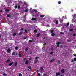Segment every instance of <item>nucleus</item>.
Returning a JSON list of instances; mask_svg holds the SVG:
<instances>
[{"label": "nucleus", "mask_w": 76, "mask_h": 76, "mask_svg": "<svg viewBox=\"0 0 76 76\" xmlns=\"http://www.w3.org/2000/svg\"><path fill=\"white\" fill-rule=\"evenodd\" d=\"M39 57H37L36 58L35 60L34 61V63H37L38 61V59L39 58Z\"/></svg>", "instance_id": "nucleus-1"}, {"label": "nucleus", "mask_w": 76, "mask_h": 76, "mask_svg": "<svg viewBox=\"0 0 76 76\" xmlns=\"http://www.w3.org/2000/svg\"><path fill=\"white\" fill-rule=\"evenodd\" d=\"M28 63H29V61H28V60L26 61L25 62V64L28 65Z\"/></svg>", "instance_id": "nucleus-2"}, {"label": "nucleus", "mask_w": 76, "mask_h": 76, "mask_svg": "<svg viewBox=\"0 0 76 76\" xmlns=\"http://www.w3.org/2000/svg\"><path fill=\"white\" fill-rule=\"evenodd\" d=\"M37 37H39V36H40V35H41V34L40 33H39L37 34Z\"/></svg>", "instance_id": "nucleus-3"}, {"label": "nucleus", "mask_w": 76, "mask_h": 76, "mask_svg": "<svg viewBox=\"0 0 76 76\" xmlns=\"http://www.w3.org/2000/svg\"><path fill=\"white\" fill-rule=\"evenodd\" d=\"M60 75V72H58L56 73V76H57Z\"/></svg>", "instance_id": "nucleus-4"}, {"label": "nucleus", "mask_w": 76, "mask_h": 76, "mask_svg": "<svg viewBox=\"0 0 76 76\" xmlns=\"http://www.w3.org/2000/svg\"><path fill=\"white\" fill-rule=\"evenodd\" d=\"M13 64V62L10 63V64H9V66H12Z\"/></svg>", "instance_id": "nucleus-5"}, {"label": "nucleus", "mask_w": 76, "mask_h": 76, "mask_svg": "<svg viewBox=\"0 0 76 76\" xmlns=\"http://www.w3.org/2000/svg\"><path fill=\"white\" fill-rule=\"evenodd\" d=\"M61 73H64L65 72V71H64V69H63L61 70Z\"/></svg>", "instance_id": "nucleus-6"}, {"label": "nucleus", "mask_w": 76, "mask_h": 76, "mask_svg": "<svg viewBox=\"0 0 76 76\" xmlns=\"http://www.w3.org/2000/svg\"><path fill=\"white\" fill-rule=\"evenodd\" d=\"M31 20L33 21H34V20H36V18H32V19H31Z\"/></svg>", "instance_id": "nucleus-7"}, {"label": "nucleus", "mask_w": 76, "mask_h": 76, "mask_svg": "<svg viewBox=\"0 0 76 76\" xmlns=\"http://www.w3.org/2000/svg\"><path fill=\"white\" fill-rule=\"evenodd\" d=\"M61 44V42H57L56 43V45H60Z\"/></svg>", "instance_id": "nucleus-8"}, {"label": "nucleus", "mask_w": 76, "mask_h": 76, "mask_svg": "<svg viewBox=\"0 0 76 76\" xmlns=\"http://www.w3.org/2000/svg\"><path fill=\"white\" fill-rule=\"evenodd\" d=\"M10 51H11V50L10 49H8L7 50V52L8 53H10Z\"/></svg>", "instance_id": "nucleus-9"}, {"label": "nucleus", "mask_w": 76, "mask_h": 76, "mask_svg": "<svg viewBox=\"0 0 76 76\" xmlns=\"http://www.w3.org/2000/svg\"><path fill=\"white\" fill-rule=\"evenodd\" d=\"M51 36H52V37H54V36H55V34H54V33H52L51 34Z\"/></svg>", "instance_id": "nucleus-10"}, {"label": "nucleus", "mask_w": 76, "mask_h": 76, "mask_svg": "<svg viewBox=\"0 0 76 76\" xmlns=\"http://www.w3.org/2000/svg\"><path fill=\"white\" fill-rule=\"evenodd\" d=\"M19 55V57H22V55H21V54L20 53H19L18 54Z\"/></svg>", "instance_id": "nucleus-11"}, {"label": "nucleus", "mask_w": 76, "mask_h": 76, "mask_svg": "<svg viewBox=\"0 0 76 76\" xmlns=\"http://www.w3.org/2000/svg\"><path fill=\"white\" fill-rule=\"evenodd\" d=\"M54 59H52L50 61V63H52L53 61H54Z\"/></svg>", "instance_id": "nucleus-12"}, {"label": "nucleus", "mask_w": 76, "mask_h": 76, "mask_svg": "<svg viewBox=\"0 0 76 76\" xmlns=\"http://www.w3.org/2000/svg\"><path fill=\"white\" fill-rule=\"evenodd\" d=\"M44 69V68H43V66H42L40 68V70L41 71H42Z\"/></svg>", "instance_id": "nucleus-13"}, {"label": "nucleus", "mask_w": 76, "mask_h": 76, "mask_svg": "<svg viewBox=\"0 0 76 76\" xmlns=\"http://www.w3.org/2000/svg\"><path fill=\"white\" fill-rule=\"evenodd\" d=\"M17 64H18V63L15 62V64L14 65L15 67H16V66H17Z\"/></svg>", "instance_id": "nucleus-14"}, {"label": "nucleus", "mask_w": 76, "mask_h": 76, "mask_svg": "<svg viewBox=\"0 0 76 76\" xmlns=\"http://www.w3.org/2000/svg\"><path fill=\"white\" fill-rule=\"evenodd\" d=\"M28 50V48H27L25 49V51H27Z\"/></svg>", "instance_id": "nucleus-15"}, {"label": "nucleus", "mask_w": 76, "mask_h": 76, "mask_svg": "<svg viewBox=\"0 0 76 76\" xmlns=\"http://www.w3.org/2000/svg\"><path fill=\"white\" fill-rule=\"evenodd\" d=\"M7 16L8 17H10V16H11V15L10 14H7Z\"/></svg>", "instance_id": "nucleus-16"}, {"label": "nucleus", "mask_w": 76, "mask_h": 76, "mask_svg": "<svg viewBox=\"0 0 76 76\" xmlns=\"http://www.w3.org/2000/svg\"><path fill=\"white\" fill-rule=\"evenodd\" d=\"M9 61H10V59H8L6 61V63H8V62H9Z\"/></svg>", "instance_id": "nucleus-17"}, {"label": "nucleus", "mask_w": 76, "mask_h": 76, "mask_svg": "<svg viewBox=\"0 0 76 76\" xmlns=\"http://www.w3.org/2000/svg\"><path fill=\"white\" fill-rule=\"evenodd\" d=\"M14 55H15V52H13L12 53V56H14Z\"/></svg>", "instance_id": "nucleus-18"}, {"label": "nucleus", "mask_w": 76, "mask_h": 76, "mask_svg": "<svg viewBox=\"0 0 76 76\" xmlns=\"http://www.w3.org/2000/svg\"><path fill=\"white\" fill-rule=\"evenodd\" d=\"M16 33H14L13 34V36H14V37H15V36H16Z\"/></svg>", "instance_id": "nucleus-19"}, {"label": "nucleus", "mask_w": 76, "mask_h": 76, "mask_svg": "<svg viewBox=\"0 0 76 76\" xmlns=\"http://www.w3.org/2000/svg\"><path fill=\"white\" fill-rule=\"evenodd\" d=\"M18 34L19 35H22V32H20L18 33Z\"/></svg>", "instance_id": "nucleus-20"}, {"label": "nucleus", "mask_w": 76, "mask_h": 76, "mask_svg": "<svg viewBox=\"0 0 76 76\" xmlns=\"http://www.w3.org/2000/svg\"><path fill=\"white\" fill-rule=\"evenodd\" d=\"M56 24H58V20H56Z\"/></svg>", "instance_id": "nucleus-21"}, {"label": "nucleus", "mask_w": 76, "mask_h": 76, "mask_svg": "<svg viewBox=\"0 0 76 76\" xmlns=\"http://www.w3.org/2000/svg\"><path fill=\"white\" fill-rule=\"evenodd\" d=\"M69 25V22H68L66 24V26H68Z\"/></svg>", "instance_id": "nucleus-22"}, {"label": "nucleus", "mask_w": 76, "mask_h": 76, "mask_svg": "<svg viewBox=\"0 0 76 76\" xmlns=\"http://www.w3.org/2000/svg\"><path fill=\"white\" fill-rule=\"evenodd\" d=\"M73 31V29L72 28L69 30V31H70V32H72V31Z\"/></svg>", "instance_id": "nucleus-23"}, {"label": "nucleus", "mask_w": 76, "mask_h": 76, "mask_svg": "<svg viewBox=\"0 0 76 76\" xmlns=\"http://www.w3.org/2000/svg\"><path fill=\"white\" fill-rule=\"evenodd\" d=\"M54 31V30H52L50 32L51 33V34H53V31Z\"/></svg>", "instance_id": "nucleus-24"}, {"label": "nucleus", "mask_w": 76, "mask_h": 76, "mask_svg": "<svg viewBox=\"0 0 76 76\" xmlns=\"http://www.w3.org/2000/svg\"><path fill=\"white\" fill-rule=\"evenodd\" d=\"M44 16V15H41L40 16V17L41 18H42Z\"/></svg>", "instance_id": "nucleus-25"}, {"label": "nucleus", "mask_w": 76, "mask_h": 76, "mask_svg": "<svg viewBox=\"0 0 76 76\" xmlns=\"http://www.w3.org/2000/svg\"><path fill=\"white\" fill-rule=\"evenodd\" d=\"M19 76H22V74L20 73H19Z\"/></svg>", "instance_id": "nucleus-26"}, {"label": "nucleus", "mask_w": 76, "mask_h": 76, "mask_svg": "<svg viewBox=\"0 0 76 76\" xmlns=\"http://www.w3.org/2000/svg\"><path fill=\"white\" fill-rule=\"evenodd\" d=\"M34 32L35 33H36V32H37V29L35 30L34 31Z\"/></svg>", "instance_id": "nucleus-27"}, {"label": "nucleus", "mask_w": 76, "mask_h": 76, "mask_svg": "<svg viewBox=\"0 0 76 76\" xmlns=\"http://www.w3.org/2000/svg\"><path fill=\"white\" fill-rule=\"evenodd\" d=\"M17 7L18 8V9H20V6L19 5L18 6V7Z\"/></svg>", "instance_id": "nucleus-28"}, {"label": "nucleus", "mask_w": 76, "mask_h": 76, "mask_svg": "<svg viewBox=\"0 0 76 76\" xmlns=\"http://www.w3.org/2000/svg\"><path fill=\"white\" fill-rule=\"evenodd\" d=\"M15 9H17V8H18V6L17 5H15Z\"/></svg>", "instance_id": "nucleus-29"}, {"label": "nucleus", "mask_w": 76, "mask_h": 76, "mask_svg": "<svg viewBox=\"0 0 76 76\" xmlns=\"http://www.w3.org/2000/svg\"><path fill=\"white\" fill-rule=\"evenodd\" d=\"M28 10H29V9H27V10H25V12H27L28 11Z\"/></svg>", "instance_id": "nucleus-30"}, {"label": "nucleus", "mask_w": 76, "mask_h": 76, "mask_svg": "<svg viewBox=\"0 0 76 76\" xmlns=\"http://www.w3.org/2000/svg\"><path fill=\"white\" fill-rule=\"evenodd\" d=\"M18 47H16L15 48V49L16 50H18Z\"/></svg>", "instance_id": "nucleus-31"}, {"label": "nucleus", "mask_w": 76, "mask_h": 76, "mask_svg": "<svg viewBox=\"0 0 76 76\" xmlns=\"http://www.w3.org/2000/svg\"><path fill=\"white\" fill-rule=\"evenodd\" d=\"M74 61H76V58H74Z\"/></svg>", "instance_id": "nucleus-32"}, {"label": "nucleus", "mask_w": 76, "mask_h": 76, "mask_svg": "<svg viewBox=\"0 0 76 76\" xmlns=\"http://www.w3.org/2000/svg\"><path fill=\"white\" fill-rule=\"evenodd\" d=\"M24 5H26V4H27V3H26V2H24Z\"/></svg>", "instance_id": "nucleus-33"}, {"label": "nucleus", "mask_w": 76, "mask_h": 76, "mask_svg": "<svg viewBox=\"0 0 76 76\" xmlns=\"http://www.w3.org/2000/svg\"><path fill=\"white\" fill-rule=\"evenodd\" d=\"M5 11H6V12H9V10L8 9H6L5 10Z\"/></svg>", "instance_id": "nucleus-34"}, {"label": "nucleus", "mask_w": 76, "mask_h": 76, "mask_svg": "<svg viewBox=\"0 0 76 76\" xmlns=\"http://www.w3.org/2000/svg\"><path fill=\"white\" fill-rule=\"evenodd\" d=\"M28 67L29 69H31V66H28Z\"/></svg>", "instance_id": "nucleus-35"}, {"label": "nucleus", "mask_w": 76, "mask_h": 76, "mask_svg": "<svg viewBox=\"0 0 76 76\" xmlns=\"http://www.w3.org/2000/svg\"><path fill=\"white\" fill-rule=\"evenodd\" d=\"M37 74L38 75V76H41V74L39 73H37Z\"/></svg>", "instance_id": "nucleus-36"}, {"label": "nucleus", "mask_w": 76, "mask_h": 76, "mask_svg": "<svg viewBox=\"0 0 76 76\" xmlns=\"http://www.w3.org/2000/svg\"><path fill=\"white\" fill-rule=\"evenodd\" d=\"M25 33H27V32H28V31H27V30H25Z\"/></svg>", "instance_id": "nucleus-37"}, {"label": "nucleus", "mask_w": 76, "mask_h": 76, "mask_svg": "<svg viewBox=\"0 0 76 76\" xmlns=\"http://www.w3.org/2000/svg\"><path fill=\"white\" fill-rule=\"evenodd\" d=\"M47 76V74H44L43 75V76Z\"/></svg>", "instance_id": "nucleus-38"}, {"label": "nucleus", "mask_w": 76, "mask_h": 76, "mask_svg": "<svg viewBox=\"0 0 76 76\" xmlns=\"http://www.w3.org/2000/svg\"><path fill=\"white\" fill-rule=\"evenodd\" d=\"M58 4H61V1H59L58 2Z\"/></svg>", "instance_id": "nucleus-39"}, {"label": "nucleus", "mask_w": 76, "mask_h": 76, "mask_svg": "<svg viewBox=\"0 0 76 76\" xmlns=\"http://www.w3.org/2000/svg\"><path fill=\"white\" fill-rule=\"evenodd\" d=\"M19 3H22V1H19Z\"/></svg>", "instance_id": "nucleus-40"}, {"label": "nucleus", "mask_w": 76, "mask_h": 76, "mask_svg": "<svg viewBox=\"0 0 76 76\" xmlns=\"http://www.w3.org/2000/svg\"><path fill=\"white\" fill-rule=\"evenodd\" d=\"M29 42H32V40H30L29 41Z\"/></svg>", "instance_id": "nucleus-41"}, {"label": "nucleus", "mask_w": 76, "mask_h": 76, "mask_svg": "<svg viewBox=\"0 0 76 76\" xmlns=\"http://www.w3.org/2000/svg\"><path fill=\"white\" fill-rule=\"evenodd\" d=\"M24 29V28H22L20 29V31H23V30Z\"/></svg>", "instance_id": "nucleus-42"}, {"label": "nucleus", "mask_w": 76, "mask_h": 76, "mask_svg": "<svg viewBox=\"0 0 76 76\" xmlns=\"http://www.w3.org/2000/svg\"><path fill=\"white\" fill-rule=\"evenodd\" d=\"M3 75L4 76H7V75L6 74H4Z\"/></svg>", "instance_id": "nucleus-43"}, {"label": "nucleus", "mask_w": 76, "mask_h": 76, "mask_svg": "<svg viewBox=\"0 0 76 76\" xmlns=\"http://www.w3.org/2000/svg\"><path fill=\"white\" fill-rule=\"evenodd\" d=\"M73 36L74 37H75V36H76V34H73Z\"/></svg>", "instance_id": "nucleus-44"}, {"label": "nucleus", "mask_w": 76, "mask_h": 76, "mask_svg": "<svg viewBox=\"0 0 76 76\" xmlns=\"http://www.w3.org/2000/svg\"><path fill=\"white\" fill-rule=\"evenodd\" d=\"M34 11V12H37V10H33Z\"/></svg>", "instance_id": "nucleus-45"}, {"label": "nucleus", "mask_w": 76, "mask_h": 76, "mask_svg": "<svg viewBox=\"0 0 76 76\" xmlns=\"http://www.w3.org/2000/svg\"><path fill=\"white\" fill-rule=\"evenodd\" d=\"M67 42H70V40L68 39V40H67Z\"/></svg>", "instance_id": "nucleus-46"}, {"label": "nucleus", "mask_w": 76, "mask_h": 76, "mask_svg": "<svg viewBox=\"0 0 76 76\" xmlns=\"http://www.w3.org/2000/svg\"><path fill=\"white\" fill-rule=\"evenodd\" d=\"M60 34H64V33H63V32H61L60 33Z\"/></svg>", "instance_id": "nucleus-47"}, {"label": "nucleus", "mask_w": 76, "mask_h": 76, "mask_svg": "<svg viewBox=\"0 0 76 76\" xmlns=\"http://www.w3.org/2000/svg\"><path fill=\"white\" fill-rule=\"evenodd\" d=\"M57 47H58H58H60V46H59V45H57L56 46Z\"/></svg>", "instance_id": "nucleus-48"}, {"label": "nucleus", "mask_w": 76, "mask_h": 76, "mask_svg": "<svg viewBox=\"0 0 76 76\" xmlns=\"http://www.w3.org/2000/svg\"><path fill=\"white\" fill-rule=\"evenodd\" d=\"M74 61V60L73 59L71 61V62H73Z\"/></svg>", "instance_id": "nucleus-49"}, {"label": "nucleus", "mask_w": 76, "mask_h": 76, "mask_svg": "<svg viewBox=\"0 0 76 76\" xmlns=\"http://www.w3.org/2000/svg\"><path fill=\"white\" fill-rule=\"evenodd\" d=\"M53 52H52L50 53V54H51V55H52V54H53Z\"/></svg>", "instance_id": "nucleus-50"}, {"label": "nucleus", "mask_w": 76, "mask_h": 76, "mask_svg": "<svg viewBox=\"0 0 76 76\" xmlns=\"http://www.w3.org/2000/svg\"><path fill=\"white\" fill-rule=\"evenodd\" d=\"M26 39V37H25L24 38V39Z\"/></svg>", "instance_id": "nucleus-51"}, {"label": "nucleus", "mask_w": 76, "mask_h": 76, "mask_svg": "<svg viewBox=\"0 0 76 76\" xmlns=\"http://www.w3.org/2000/svg\"><path fill=\"white\" fill-rule=\"evenodd\" d=\"M46 43H45L43 45H46Z\"/></svg>", "instance_id": "nucleus-52"}, {"label": "nucleus", "mask_w": 76, "mask_h": 76, "mask_svg": "<svg viewBox=\"0 0 76 76\" xmlns=\"http://www.w3.org/2000/svg\"><path fill=\"white\" fill-rule=\"evenodd\" d=\"M74 56H76V54L75 53L73 54Z\"/></svg>", "instance_id": "nucleus-53"}, {"label": "nucleus", "mask_w": 76, "mask_h": 76, "mask_svg": "<svg viewBox=\"0 0 76 76\" xmlns=\"http://www.w3.org/2000/svg\"><path fill=\"white\" fill-rule=\"evenodd\" d=\"M74 15L75 16H76V14H74Z\"/></svg>", "instance_id": "nucleus-54"}, {"label": "nucleus", "mask_w": 76, "mask_h": 76, "mask_svg": "<svg viewBox=\"0 0 76 76\" xmlns=\"http://www.w3.org/2000/svg\"><path fill=\"white\" fill-rule=\"evenodd\" d=\"M51 50H52V51L53 50V48H51Z\"/></svg>", "instance_id": "nucleus-55"}, {"label": "nucleus", "mask_w": 76, "mask_h": 76, "mask_svg": "<svg viewBox=\"0 0 76 76\" xmlns=\"http://www.w3.org/2000/svg\"><path fill=\"white\" fill-rule=\"evenodd\" d=\"M58 62L59 63V64H60V61H58Z\"/></svg>", "instance_id": "nucleus-56"}, {"label": "nucleus", "mask_w": 76, "mask_h": 76, "mask_svg": "<svg viewBox=\"0 0 76 76\" xmlns=\"http://www.w3.org/2000/svg\"><path fill=\"white\" fill-rule=\"evenodd\" d=\"M3 12V11H2V10H1L0 11V12Z\"/></svg>", "instance_id": "nucleus-57"}, {"label": "nucleus", "mask_w": 76, "mask_h": 76, "mask_svg": "<svg viewBox=\"0 0 76 76\" xmlns=\"http://www.w3.org/2000/svg\"><path fill=\"white\" fill-rule=\"evenodd\" d=\"M37 73H38V70H37Z\"/></svg>", "instance_id": "nucleus-58"}, {"label": "nucleus", "mask_w": 76, "mask_h": 76, "mask_svg": "<svg viewBox=\"0 0 76 76\" xmlns=\"http://www.w3.org/2000/svg\"><path fill=\"white\" fill-rule=\"evenodd\" d=\"M32 52H30V54H32Z\"/></svg>", "instance_id": "nucleus-59"}, {"label": "nucleus", "mask_w": 76, "mask_h": 76, "mask_svg": "<svg viewBox=\"0 0 76 76\" xmlns=\"http://www.w3.org/2000/svg\"><path fill=\"white\" fill-rule=\"evenodd\" d=\"M45 39V38L44 37L43 38V39Z\"/></svg>", "instance_id": "nucleus-60"}, {"label": "nucleus", "mask_w": 76, "mask_h": 76, "mask_svg": "<svg viewBox=\"0 0 76 76\" xmlns=\"http://www.w3.org/2000/svg\"><path fill=\"white\" fill-rule=\"evenodd\" d=\"M29 60L30 61H31V59H29Z\"/></svg>", "instance_id": "nucleus-61"}, {"label": "nucleus", "mask_w": 76, "mask_h": 76, "mask_svg": "<svg viewBox=\"0 0 76 76\" xmlns=\"http://www.w3.org/2000/svg\"><path fill=\"white\" fill-rule=\"evenodd\" d=\"M60 20L62 21V20H63V19H60Z\"/></svg>", "instance_id": "nucleus-62"}, {"label": "nucleus", "mask_w": 76, "mask_h": 76, "mask_svg": "<svg viewBox=\"0 0 76 76\" xmlns=\"http://www.w3.org/2000/svg\"><path fill=\"white\" fill-rule=\"evenodd\" d=\"M26 60V58H25L24 59V60Z\"/></svg>", "instance_id": "nucleus-63"}, {"label": "nucleus", "mask_w": 76, "mask_h": 76, "mask_svg": "<svg viewBox=\"0 0 76 76\" xmlns=\"http://www.w3.org/2000/svg\"><path fill=\"white\" fill-rule=\"evenodd\" d=\"M60 76H63V75H61Z\"/></svg>", "instance_id": "nucleus-64"}]
</instances>
